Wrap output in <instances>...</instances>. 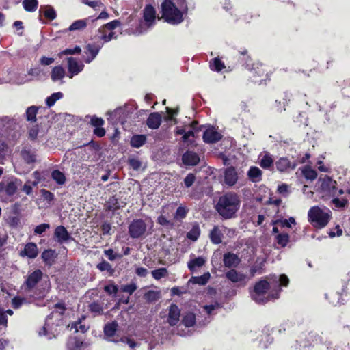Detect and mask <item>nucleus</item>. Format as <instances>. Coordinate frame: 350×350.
<instances>
[{
  "instance_id": "1",
  "label": "nucleus",
  "mask_w": 350,
  "mask_h": 350,
  "mask_svg": "<svg viewBox=\"0 0 350 350\" xmlns=\"http://www.w3.org/2000/svg\"><path fill=\"white\" fill-rule=\"evenodd\" d=\"M267 278L269 282L266 280L257 282L250 293L252 299L257 304H265L269 301L278 299L280 291L278 283L280 285L286 286L289 282L288 277L284 274L280 275L279 278L273 275Z\"/></svg>"
},
{
  "instance_id": "2",
  "label": "nucleus",
  "mask_w": 350,
  "mask_h": 350,
  "mask_svg": "<svg viewBox=\"0 0 350 350\" xmlns=\"http://www.w3.org/2000/svg\"><path fill=\"white\" fill-rule=\"evenodd\" d=\"M44 273L40 269L28 271L21 286L22 290L35 298H42L49 290L47 281L43 282Z\"/></svg>"
},
{
  "instance_id": "3",
  "label": "nucleus",
  "mask_w": 350,
  "mask_h": 350,
  "mask_svg": "<svg viewBox=\"0 0 350 350\" xmlns=\"http://www.w3.org/2000/svg\"><path fill=\"white\" fill-rule=\"evenodd\" d=\"M55 308V310L46 317L44 325L38 332L39 336H44L47 339L55 338L59 332V328L63 326V314L66 309L64 304L57 303Z\"/></svg>"
},
{
  "instance_id": "4",
  "label": "nucleus",
  "mask_w": 350,
  "mask_h": 350,
  "mask_svg": "<svg viewBox=\"0 0 350 350\" xmlns=\"http://www.w3.org/2000/svg\"><path fill=\"white\" fill-rule=\"evenodd\" d=\"M240 200L237 194L227 193L221 196L216 205V210L225 219L232 218L240 207Z\"/></svg>"
},
{
  "instance_id": "5",
  "label": "nucleus",
  "mask_w": 350,
  "mask_h": 350,
  "mask_svg": "<svg viewBox=\"0 0 350 350\" xmlns=\"http://www.w3.org/2000/svg\"><path fill=\"white\" fill-rule=\"evenodd\" d=\"M162 18L172 25L180 24L183 21V12L186 11V5L177 8L172 0H164L161 3Z\"/></svg>"
},
{
  "instance_id": "6",
  "label": "nucleus",
  "mask_w": 350,
  "mask_h": 350,
  "mask_svg": "<svg viewBox=\"0 0 350 350\" xmlns=\"http://www.w3.org/2000/svg\"><path fill=\"white\" fill-rule=\"evenodd\" d=\"M332 217L330 210L326 208H320L318 206H312L308 213V221L317 228H323L329 223Z\"/></svg>"
},
{
  "instance_id": "7",
  "label": "nucleus",
  "mask_w": 350,
  "mask_h": 350,
  "mask_svg": "<svg viewBox=\"0 0 350 350\" xmlns=\"http://www.w3.org/2000/svg\"><path fill=\"white\" fill-rule=\"evenodd\" d=\"M131 113V111L128 110L126 107H120L112 112L107 113L109 116L108 120L113 124H117L118 123L123 124Z\"/></svg>"
},
{
  "instance_id": "8",
  "label": "nucleus",
  "mask_w": 350,
  "mask_h": 350,
  "mask_svg": "<svg viewBox=\"0 0 350 350\" xmlns=\"http://www.w3.org/2000/svg\"><path fill=\"white\" fill-rule=\"evenodd\" d=\"M225 276L232 283L237 284L239 286H245L250 279L246 274L234 269H231L226 272Z\"/></svg>"
},
{
  "instance_id": "9",
  "label": "nucleus",
  "mask_w": 350,
  "mask_h": 350,
  "mask_svg": "<svg viewBox=\"0 0 350 350\" xmlns=\"http://www.w3.org/2000/svg\"><path fill=\"white\" fill-rule=\"evenodd\" d=\"M234 230L229 229L225 226H214L210 232V238L213 243L219 244L221 243L224 234L232 236L234 234Z\"/></svg>"
},
{
  "instance_id": "10",
  "label": "nucleus",
  "mask_w": 350,
  "mask_h": 350,
  "mask_svg": "<svg viewBox=\"0 0 350 350\" xmlns=\"http://www.w3.org/2000/svg\"><path fill=\"white\" fill-rule=\"evenodd\" d=\"M146 230V225L142 219H135L129 226V235L133 239L142 237Z\"/></svg>"
},
{
  "instance_id": "11",
  "label": "nucleus",
  "mask_w": 350,
  "mask_h": 350,
  "mask_svg": "<svg viewBox=\"0 0 350 350\" xmlns=\"http://www.w3.org/2000/svg\"><path fill=\"white\" fill-rule=\"evenodd\" d=\"M21 181L17 178H12L7 181L0 183V193H4L8 196L16 193L18 187L21 185Z\"/></svg>"
},
{
  "instance_id": "12",
  "label": "nucleus",
  "mask_w": 350,
  "mask_h": 350,
  "mask_svg": "<svg viewBox=\"0 0 350 350\" xmlns=\"http://www.w3.org/2000/svg\"><path fill=\"white\" fill-rule=\"evenodd\" d=\"M180 317V309L175 304H172L167 308V314L166 316V322L170 326L176 325Z\"/></svg>"
},
{
  "instance_id": "13",
  "label": "nucleus",
  "mask_w": 350,
  "mask_h": 350,
  "mask_svg": "<svg viewBox=\"0 0 350 350\" xmlns=\"http://www.w3.org/2000/svg\"><path fill=\"white\" fill-rule=\"evenodd\" d=\"M68 70L69 78L72 79L74 76L77 75L84 68V64L81 61H78L76 58L68 57Z\"/></svg>"
},
{
  "instance_id": "14",
  "label": "nucleus",
  "mask_w": 350,
  "mask_h": 350,
  "mask_svg": "<svg viewBox=\"0 0 350 350\" xmlns=\"http://www.w3.org/2000/svg\"><path fill=\"white\" fill-rule=\"evenodd\" d=\"M143 18L148 28L152 27L156 21V10L151 5H146L143 11Z\"/></svg>"
},
{
  "instance_id": "15",
  "label": "nucleus",
  "mask_w": 350,
  "mask_h": 350,
  "mask_svg": "<svg viewBox=\"0 0 350 350\" xmlns=\"http://www.w3.org/2000/svg\"><path fill=\"white\" fill-rule=\"evenodd\" d=\"M191 284H197V276H193L184 286H174L171 288V293L172 295L180 296L183 294L191 293L190 288Z\"/></svg>"
},
{
  "instance_id": "16",
  "label": "nucleus",
  "mask_w": 350,
  "mask_h": 350,
  "mask_svg": "<svg viewBox=\"0 0 350 350\" xmlns=\"http://www.w3.org/2000/svg\"><path fill=\"white\" fill-rule=\"evenodd\" d=\"M16 120L9 116H3L0 118V133H6L15 128Z\"/></svg>"
},
{
  "instance_id": "17",
  "label": "nucleus",
  "mask_w": 350,
  "mask_h": 350,
  "mask_svg": "<svg viewBox=\"0 0 350 350\" xmlns=\"http://www.w3.org/2000/svg\"><path fill=\"white\" fill-rule=\"evenodd\" d=\"M223 262L226 267L234 268L239 265L241 259L237 254L227 252L224 254Z\"/></svg>"
},
{
  "instance_id": "18",
  "label": "nucleus",
  "mask_w": 350,
  "mask_h": 350,
  "mask_svg": "<svg viewBox=\"0 0 350 350\" xmlns=\"http://www.w3.org/2000/svg\"><path fill=\"white\" fill-rule=\"evenodd\" d=\"M238 180V174L234 167H229L224 171V183L228 186H233Z\"/></svg>"
},
{
  "instance_id": "19",
  "label": "nucleus",
  "mask_w": 350,
  "mask_h": 350,
  "mask_svg": "<svg viewBox=\"0 0 350 350\" xmlns=\"http://www.w3.org/2000/svg\"><path fill=\"white\" fill-rule=\"evenodd\" d=\"M54 236L59 243H65L71 239L68 230L63 226H59L55 228Z\"/></svg>"
},
{
  "instance_id": "20",
  "label": "nucleus",
  "mask_w": 350,
  "mask_h": 350,
  "mask_svg": "<svg viewBox=\"0 0 350 350\" xmlns=\"http://www.w3.org/2000/svg\"><path fill=\"white\" fill-rule=\"evenodd\" d=\"M21 155L25 163L30 164L36 161V152L31 147L25 146L21 152Z\"/></svg>"
},
{
  "instance_id": "21",
  "label": "nucleus",
  "mask_w": 350,
  "mask_h": 350,
  "mask_svg": "<svg viewBox=\"0 0 350 350\" xmlns=\"http://www.w3.org/2000/svg\"><path fill=\"white\" fill-rule=\"evenodd\" d=\"M38 254L37 245L34 243H28L25 245L24 250L21 251V256H27L29 258H35Z\"/></svg>"
},
{
  "instance_id": "22",
  "label": "nucleus",
  "mask_w": 350,
  "mask_h": 350,
  "mask_svg": "<svg viewBox=\"0 0 350 350\" xmlns=\"http://www.w3.org/2000/svg\"><path fill=\"white\" fill-rule=\"evenodd\" d=\"M162 121L161 115L158 112L151 113L146 120V124L151 129H157Z\"/></svg>"
},
{
  "instance_id": "23",
  "label": "nucleus",
  "mask_w": 350,
  "mask_h": 350,
  "mask_svg": "<svg viewBox=\"0 0 350 350\" xmlns=\"http://www.w3.org/2000/svg\"><path fill=\"white\" fill-rule=\"evenodd\" d=\"M275 166L280 172H286L289 170H294L296 167L295 163H291L287 158H280L275 163Z\"/></svg>"
},
{
  "instance_id": "24",
  "label": "nucleus",
  "mask_w": 350,
  "mask_h": 350,
  "mask_svg": "<svg viewBox=\"0 0 350 350\" xmlns=\"http://www.w3.org/2000/svg\"><path fill=\"white\" fill-rule=\"evenodd\" d=\"M100 47L89 44L86 46V51L85 53L88 55V56L85 58V62L87 64L90 63L98 55Z\"/></svg>"
},
{
  "instance_id": "25",
  "label": "nucleus",
  "mask_w": 350,
  "mask_h": 350,
  "mask_svg": "<svg viewBox=\"0 0 350 350\" xmlns=\"http://www.w3.org/2000/svg\"><path fill=\"white\" fill-rule=\"evenodd\" d=\"M221 138V135L217 131L212 129L206 130L203 135V139L205 142L214 143L219 141Z\"/></svg>"
},
{
  "instance_id": "26",
  "label": "nucleus",
  "mask_w": 350,
  "mask_h": 350,
  "mask_svg": "<svg viewBox=\"0 0 350 350\" xmlns=\"http://www.w3.org/2000/svg\"><path fill=\"white\" fill-rule=\"evenodd\" d=\"M259 163L263 169L271 170L273 167V159L269 153L265 152L261 155Z\"/></svg>"
},
{
  "instance_id": "27",
  "label": "nucleus",
  "mask_w": 350,
  "mask_h": 350,
  "mask_svg": "<svg viewBox=\"0 0 350 350\" xmlns=\"http://www.w3.org/2000/svg\"><path fill=\"white\" fill-rule=\"evenodd\" d=\"M87 347L85 343L76 338H70L67 344L68 350H85Z\"/></svg>"
},
{
  "instance_id": "28",
  "label": "nucleus",
  "mask_w": 350,
  "mask_h": 350,
  "mask_svg": "<svg viewBox=\"0 0 350 350\" xmlns=\"http://www.w3.org/2000/svg\"><path fill=\"white\" fill-rule=\"evenodd\" d=\"M219 308L218 304H215L214 305L204 306V310L208 316L205 317L204 320H202V321L198 320V327L200 326H205L206 325H207L211 321L210 315L212 314L213 310H215L216 308Z\"/></svg>"
},
{
  "instance_id": "29",
  "label": "nucleus",
  "mask_w": 350,
  "mask_h": 350,
  "mask_svg": "<svg viewBox=\"0 0 350 350\" xmlns=\"http://www.w3.org/2000/svg\"><path fill=\"white\" fill-rule=\"evenodd\" d=\"M66 75L64 68L61 66H57L53 68L51 72V78L53 82L62 80Z\"/></svg>"
},
{
  "instance_id": "30",
  "label": "nucleus",
  "mask_w": 350,
  "mask_h": 350,
  "mask_svg": "<svg viewBox=\"0 0 350 350\" xmlns=\"http://www.w3.org/2000/svg\"><path fill=\"white\" fill-rule=\"evenodd\" d=\"M262 171L256 166H252L247 172L249 178L254 183L259 182L262 179Z\"/></svg>"
},
{
  "instance_id": "31",
  "label": "nucleus",
  "mask_w": 350,
  "mask_h": 350,
  "mask_svg": "<svg viewBox=\"0 0 350 350\" xmlns=\"http://www.w3.org/2000/svg\"><path fill=\"white\" fill-rule=\"evenodd\" d=\"M183 163L186 165H197V154L195 152L187 151L182 157Z\"/></svg>"
},
{
  "instance_id": "32",
  "label": "nucleus",
  "mask_w": 350,
  "mask_h": 350,
  "mask_svg": "<svg viewBox=\"0 0 350 350\" xmlns=\"http://www.w3.org/2000/svg\"><path fill=\"white\" fill-rule=\"evenodd\" d=\"M42 72H43V70L40 67L30 68L28 70L27 73H28V75L31 76V78L26 79H22L18 83H24L30 81L34 79H38L41 77Z\"/></svg>"
},
{
  "instance_id": "33",
  "label": "nucleus",
  "mask_w": 350,
  "mask_h": 350,
  "mask_svg": "<svg viewBox=\"0 0 350 350\" xmlns=\"http://www.w3.org/2000/svg\"><path fill=\"white\" fill-rule=\"evenodd\" d=\"M89 21H90V18L75 21L70 25L68 30L70 31H77V30H82L87 27Z\"/></svg>"
},
{
  "instance_id": "34",
  "label": "nucleus",
  "mask_w": 350,
  "mask_h": 350,
  "mask_svg": "<svg viewBox=\"0 0 350 350\" xmlns=\"http://www.w3.org/2000/svg\"><path fill=\"white\" fill-rule=\"evenodd\" d=\"M51 176L52 179L57 185H63L64 184H65L66 178L65 174L62 172H61L58 170H55L52 171Z\"/></svg>"
},
{
  "instance_id": "35",
  "label": "nucleus",
  "mask_w": 350,
  "mask_h": 350,
  "mask_svg": "<svg viewBox=\"0 0 350 350\" xmlns=\"http://www.w3.org/2000/svg\"><path fill=\"white\" fill-rule=\"evenodd\" d=\"M176 134L177 135H183V139L185 142L191 144L193 142L194 133L191 130L185 131V130L183 129H177Z\"/></svg>"
},
{
  "instance_id": "36",
  "label": "nucleus",
  "mask_w": 350,
  "mask_h": 350,
  "mask_svg": "<svg viewBox=\"0 0 350 350\" xmlns=\"http://www.w3.org/2000/svg\"><path fill=\"white\" fill-rule=\"evenodd\" d=\"M146 137L144 135H136L131 139V146L133 148H139L146 142Z\"/></svg>"
},
{
  "instance_id": "37",
  "label": "nucleus",
  "mask_w": 350,
  "mask_h": 350,
  "mask_svg": "<svg viewBox=\"0 0 350 350\" xmlns=\"http://www.w3.org/2000/svg\"><path fill=\"white\" fill-rule=\"evenodd\" d=\"M336 184V181H333L330 178H327L323 181L321 187L324 190L327 189V188L329 193L334 196L336 195V193L335 191Z\"/></svg>"
},
{
  "instance_id": "38",
  "label": "nucleus",
  "mask_w": 350,
  "mask_h": 350,
  "mask_svg": "<svg viewBox=\"0 0 350 350\" xmlns=\"http://www.w3.org/2000/svg\"><path fill=\"white\" fill-rule=\"evenodd\" d=\"M85 317H83L81 319H79L77 321L72 323L68 327H70V329H75V332H81V333H85L88 327L82 323V321L84 320Z\"/></svg>"
},
{
  "instance_id": "39",
  "label": "nucleus",
  "mask_w": 350,
  "mask_h": 350,
  "mask_svg": "<svg viewBox=\"0 0 350 350\" xmlns=\"http://www.w3.org/2000/svg\"><path fill=\"white\" fill-rule=\"evenodd\" d=\"M160 292L153 290H150L144 295V299L150 303L155 302L160 298Z\"/></svg>"
},
{
  "instance_id": "40",
  "label": "nucleus",
  "mask_w": 350,
  "mask_h": 350,
  "mask_svg": "<svg viewBox=\"0 0 350 350\" xmlns=\"http://www.w3.org/2000/svg\"><path fill=\"white\" fill-rule=\"evenodd\" d=\"M23 6L27 12H34L37 10L38 2L37 0H23Z\"/></svg>"
},
{
  "instance_id": "41",
  "label": "nucleus",
  "mask_w": 350,
  "mask_h": 350,
  "mask_svg": "<svg viewBox=\"0 0 350 350\" xmlns=\"http://www.w3.org/2000/svg\"><path fill=\"white\" fill-rule=\"evenodd\" d=\"M41 10H42L44 16L51 21L54 20L57 16L55 10L51 5L41 7L40 11Z\"/></svg>"
},
{
  "instance_id": "42",
  "label": "nucleus",
  "mask_w": 350,
  "mask_h": 350,
  "mask_svg": "<svg viewBox=\"0 0 350 350\" xmlns=\"http://www.w3.org/2000/svg\"><path fill=\"white\" fill-rule=\"evenodd\" d=\"M117 327L118 323L116 321L107 324L104 327L105 335L107 337L113 336L116 332Z\"/></svg>"
},
{
  "instance_id": "43",
  "label": "nucleus",
  "mask_w": 350,
  "mask_h": 350,
  "mask_svg": "<svg viewBox=\"0 0 350 350\" xmlns=\"http://www.w3.org/2000/svg\"><path fill=\"white\" fill-rule=\"evenodd\" d=\"M210 68L212 70L220 72L224 69L226 66L224 63L222 62L219 58L215 57L210 62Z\"/></svg>"
},
{
  "instance_id": "44",
  "label": "nucleus",
  "mask_w": 350,
  "mask_h": 350,
  "mask_svg": "<svg viewBox=\"0 0 350 350\" xmlns=\"http://www.w3.org/2000/svg\"><path fill=\"white\" fill-rule=\"evenodd\" d=\"M38 110V107L34 105L28 107L25 113L27 120L28 121L35 122L36 120Z\"/></svg>"
},
{
  "instance_id": "45",
  "label": "nucleus",
  "mask_w": 350,
  "mask_h": 350,
  "mask_svg": "<svg viewBox=\"0 0 350 350\" xmlns=\"http://www.w3.org/2000/svg\"><path fill=\"white\" fill-rule=\"evenodd\" d=\"M96 267L100 271H107L110 275H113L115 270L112 266L107 261L103 260L96 265Z\"/></svg>"
},
{
  "instance_id": "46",
  "label": "nucleus",
  "mask_w": 350,
  "mask_h": 350,
  "mask_svg": "<svg viewBox=\"0 0 350 350\" xmlns=\"http://www.w3.org/2000/svg\"><path fill=\"white\" fill-rule=\"evenodd\" d=\"M115 33L111 31H100V28L98 29V37L100 40H103L105 42H108L114 38Z\"/></svg>"
},
{
  "instance_id": "47",
  "label": "nucleus",
  "mask_w": 350,
  "mask_h": 350,
  "mask_svg": "<svg viewBox=\"0 0 350 350\" xmlns=\"http://www.w3.org/2000/svg\"><path fill=\"white\" fill-rule=\"evenodd\" d=\"M89 310L94 314V316L100 315L103 312V305L96 301H94L89 305Z\"/></svg>"
},
{
  "instance_id": "48",
  "label": "nucleus",
  "mask_w": 350,
  "mask_h": 350,
  "mask_svg": "<svg viewBox=\"0 0 350 350\" xmlns=\"http://www.w3.org/2000/svg\"><path fill=\"white\" fill-rule=\"evenodd\" d=\"M151 274L155 280H159L167 276L168 271L167 270L166 268L161 267L152 271Z\"/></svg>"
},
{
  "instance_id": "49",
  "label": "nucleus",
  "mask_w": 350,
  "mask_h": 350,
  "mask_svg": "<svg viewBox=\"0 0 350 350\" xmlns=\"http://www.w3.org/2000/svg\"><path fill=\"white\" fill-rule=\"evenodd\" d=\"M63 97V94L60 92L52 94L46 99V104L48 107H52L55 105V102Z\"/></svg>"
},
{
  "instance_id": "50",
  "label": "nucleus",
  "mask_w": 350,
  "mask_h": 350,
  "mask_svg": "<svg viewBox=\"0 0 350 350\" xmlns=\"http://www.w3.org/2000/svg\"><path fill=\"white\" fill-rule=\"evenodd\" d=\"M196 322V315L194 313L189 312L187 313L183 319V323L186 327H191L195 324Z\"/></svg>"
},
{
  "instance_id": "51",
  "label": "nucleus",
  "mask_w": 350,
  "mask_h": 350,
  "mask_svg": "<svg viewBox=\"0 0 350 350\" xmlns=\"http://www.w3.org/2000/svg\"><path fill=\"white\" fill-rule=\"evenodd\" d=\"M264 263L261 262L260 263H256L250 269V277L253 278L256 273L261 274L263 273Z\"/></svg>"
},
{
  "instance_id": "52",
  "label": "nucleus",
  "mask_w": 350,
  "mask_h": 350,
  "mask_svg": "<svg viewBox=\"0 0 350 350\" xmlns=\"http://www.w3.org/2000/svg\"><path fill=\"white\" fill-rule=\"evenodd\" d=\"M82 2L84 4L94 8L95 10H98L102 8H104V5L99 0H82Z\"/></svg>"
},
{
  "instance_id": "53",
  "label": "nucleus",
  "mask_w": 350,
  "mask_h": 350,
  "mask_svg": "<svg viewBox=\"0 0 350 350\" xmlns=\"http://www.w3.org/2000/svg\"><path fill=\"white\" fill-rule=\"evenodd\" d=\"M302 172L305 178L310 180H314L317 176L316 171L311 169L310 167H306Z\"/></svg>"
},
{
  "instance_id": "54",
  "label": "nucleus",
  "mask_w": 350,
  "mask_h": 350,
  "mask_svg": "<svg viewBox=\"0 0 350 350\" xmlns=\"http://www.w3.org/2000/svg\"><path fill=\"white\" fill-rule=\"evenodd\" d=\"M107 208L109 211H116L120 208L118 200L115 197L109 199L106 204Z\"/></svg>"
},
{
  "instance_id": "55",
  "label": "nucleus",
  "mask_w": 350,
  "mask_h": 350,
  "mask_svg": "<svg viewBox=\"0 0 350 350\" xmlns=\"http://www.w3.org/2000/svg\"><path fill=\"white\" fill-rule=\"evenodd\" d=\"M276 241L282 247H285L289 241V236L287 233L278 234L276 236Z\"/></svg>"
},
{
  "instance_id": "56",
  "label": "nucleus",
  "mask_w": 350,
  "mask_h": 350,
  "mask_svg": "<svg viewBox=\"0 0 350 350\" xmlns=\"http://www.w3.org/2000/svg\"><path fill=\"white\" fill-rule=\"evenodd\" d=\"M120 25V22L118 20H114L110 23H107L100 27V31H111L116 29L117 27Z\"/></svg>"
},
{
  "instance_id": "57",
  "label": "nucleus",
  "mask_w": 350,
  "mask_h": 350,
  "mask_svg": "<svg viewBox=\"0 0 350 350\" xmlns=\"http://www.w3.org/2000/svg\"><path fill=\"white\" fill-rule=\"evenodd\" d=\"M8 319L7 317L3 312V310L0 308V325L3 326V328H0V336L4 334L5 328L7 327Z\"/></svg>"
},
{
  "instance_id": "58",
  "label": "nucleus",
  "mask_w": 350,
  "mask_h": 350,
  "mask_svg": "<svg viewBox=\"0 0 350 350\" xmlns=\"http://www.w3.org/2000/svg\"><path fill=\"white\" fill-rule=\"evenodd\" d=\"M53 254H54L53 250H44L42 253L41 257L45 263L51 264Z\"/></svg>"
},
{
  "instance_id": "59",
  "label": "nucleus",
  "mask_w": 350,
  "mask_h": 350,
  "mask_svg": "<svg viewBox=\"0 0 350 350\" xmlns=\"http://www.w3.org/2000/svg\"><path fill=\"white\" fill-rule=\"evenodd\" d=\"M81 51V49L79 46H76L74 49H66L59 53V56L62 57L63 55H73V54H79Z\"/></svg>"
},
{
  "instance_id": "60",
  "label": "nucleus",
  "mask_w": 350,
  "mask_h": 350,
  "mask_svg": "<svg viewBox=\"0 0 350 350\" xmlns=\"http://www.w3.org/2000/svg\"><path fill=\"white\" fill-rule=\"evenodd\" d=\"M333 204L337 208H344L348 204V200L345 198H335L332 200Z\"/></svg>"
},
{
  "instance_id": "61",
  "label": "nucleus",
  "mask_w": 350,
  "mask_h": 350,
  "mask_svg": "<svg viewBox=\"0 0 350 350\" xmlns=\"http://www.w3.org/2000/svg\"><path fill=\"white\" fill-rule=\"evenodd\" d=\"M137 289V285L135 283H131L121 286V291L124 293H127L129 295H132Z\"/></svg>"
},
{
  "instance_id": "62",
  "label": "nucleus",
  "mask_w": 350,
  "mask_h": 350,
  "mask_svg": "<svg viewBox=\"0 0 350 350\" xmlns=\"http://www.w3.org/2000/svg\"><path fill=\"white\" fill-rule=\"evenodd\" d=\"M104 290L109 295L116 296L118 293V288L117 285L111 284L105 286L104 287Z\"/></svg>"
},
{
  "instance_id": "63",
  "label": "nucleus",
  "mask_w": 350,
  "mask_h": 350,
  "mask_svg": "<svg viewBox=\"0 0 350 350\" xmlns=\"http://www.w3.org/2000/svg\"><path fill=\"white\" fill-rule=\"evenodd\" d=\"M50 228V225L49 224H42L37 226L34 228V233L36 234L41 235L43 232H44L46 230Z\"/></svg>"
},
{
  "instance_id": "64",
  "label": "nucleus",
  "mask_w": 350,
  "mask_h": 350,
  "mask_svg": "<svg viewBox=\"0 0 350 350\" xmlns=\"http://www.w3.org/2000/svg\"><path fill=\"white\" fill-rule=\"evenodd\" d=\"M187 211L183 206H179L174 215V218L176 219H182L186 217Z\"/></svg>"
}]
</instances>
